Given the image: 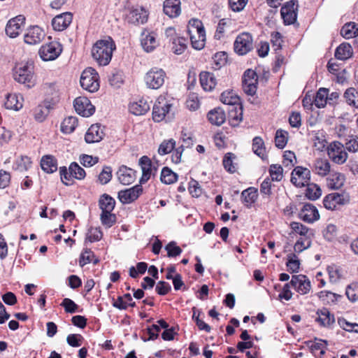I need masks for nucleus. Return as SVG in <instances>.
Segmentation results:
<instances>
[{
  "mask_svg": "<svg viewBox=\"0 0 358 358\" xmlns=\"http://www.w3.org/2000/svg\"><path fill=\"white\" fill-rule=\"evenodd\" d=\"M166 78V73L162 69L153 67L145 74L144 82L148 88L158 90L164 85Z\"/></svg>",
  "mask_w": 358,
  "mask_h": 358,
  "instance_id": "20e7f679",
  "label": "nucleus"
},
{
  "mask_svg": "<svg viewBox=\"0 0 358 358\" xmlns=\"http://www.w3.org/2000/svg\"><path fill=\"white\" fill-rule=\"evenodd\" d=\"M317 317L315 321L324 327L330 326L334 322V317L327 308H323L317 312Z\"/></svg>",
  "mask_w": 358,
  "mask_h": 358,
  "instance_id": "4c0bfd02",
  "label": "nucleus"
},
{
  "mask_svg": "<svg viewBox=\"0 0 358 358\" xmlns=\"http://www.w3.org/2000/svg\"><path fill=\"white\" fill-rule=\"evenodd\" d=\"M287 271L290 273H297L299 270L300 261L294 253H289L287 255Z\"/></svg>",
  "mask_w": 358,
  "mask_h": 358,
  "instance_id": "a18cd8bd",
  "label": "nucleus"
},
{
  "mask_svg": "<svg viewBox=\"0 0 358 358\" xmlns=\"http://www.w3.org/2000/svg\"><path fill=\"white\" fill-rule=\"evenodd\" d=\"M229 109V122L232 127H236L243 120V106L242 103L231 106Z\"/></svg>",
  "mask_w": 358,
  "mask_h": 358,
  "instance_id": "b1692460",
  "label": "nucleus"
},
{
  "mask_svg": "<svg viewBox=\"0 0 358 358\" xmlns=\"http://www.w3.org/2000/svg\"><path fill=\"white\" fill-rule=\"evenodd\" d=\"M338 324L345 331L358 334V324L348 322L345 319H339Z\"/></svg>",
  "mask_w": 358,
  "mask_h": 358,
  "instance_id": "052dcab7",
  "label": "nucleus"
},
{
  "mask_svg": "<svg viewBox=\"0 0 358 358\" xmlns=\"http://www.w3.org/2000/svg\"><path fill=\"white\" fill-rule=\"evenodd\" d=\"M143 192L141 185H135L131 188L118 192V199L124 204H128L136 200Z\"/></svg>",
  "mask_w": 358,
  "mask_h": 358,
  "instance_id": "ddd939ff",
  "label": "nucleus"
},
{
  "mask_svg": "<svg viewBox=\"0 0 358 358\" xmlns=\"http://www.w3.org/2000/svg\"><path fill=\"white\" fill-rule=\"evenodd\" d=\"M116 45L110 37L97 41L92 48V56L100 66H106L111 61Z\"/></svg>",
  "mask_w": 358,
  "mask_h": 358,
  "instance_id": "f257e3e1",
  "label": "nucleus"
},
{
  "mask_svg": "<svg viewBox=\"0 0 358 358\" xmlns=\"http://www.w3.org/2000/svg\"><path fill=\"white\" fill-rule=\"evenodd\" d=\"M104 136L103 129L100 124H92L87 131L85 140L87 143L99 142Z\"/></svg>",
  "mask_w": 358,
  "mask_h": 358,
  "instance_id": "412c9836",
  "label": "nucleus"
},
{
  "mask_svg": "<svg viewBox=\"0 0 358 358\" xmlns=\"http://www.w3.org/2000/svg\"><path fill=\"white\" fill-rule=\"evenodd\" d=\"M69 169V176L73 178L81 180L85 177V170L76 162L71 163Z\"/></svg>",
  "mask_w": 358,
  "mask_h": 358,
  "instance_id": "864d4df0",
  "label": "nucleus"
},
{
  "mask_svg": "<svg viewBox=\"0 0 358 358\" xmlns=\"http://www.w3.org/2000/svg\"><path fill=\"white\" fill-rule=\"evenodd\" d=\"M291 285L300 294H307L311 287L310 282L304 275H294L290 281Z\"/></svg>",
  "mask_w": 358,
  "mask_h": 358,
  "instance_id": "2eb2a0df",
  "label": "nucleus"
},
{
  "mask_svg": "<svg viewBox=\"0 0 358 358\" xmlns=\"http://www.w3.org/2000/svg\"><path fill=\"white\" fill-rule=\"evenodd\" d=\"M80 83L84 90L94 92L99 87V74L95 69L91 67L87 68L81 74Z\"/></svg>",
  "mask_w": 358,
  "mask_h": 358,
  "instance_id": "39448f33",
  "label": "nucleus"
},
{
  "mask_svg": "<svg viewBox=\"0 0 358 358\" xmlns=\"http://www.w3.org/2000/svg\"><path fill=\"white\" fill-rule=\"evenodd\" d=\"M25 17L18 15L10 19L6 27V33L10 38L17 37L22 31L24 27Z\"/></svg>",
  "mask_w": 358,
  "mask_h": 358,
  "instance_id": "4468645a",
  "label": "nucleus"
},
{
  "mask_svg": "<svg viewBox=\"0 0 358 358\" xmlns=\"http://www.w3.org/2000/svg\"><path fill=\"white\" fill-rule=\"evenodd\" d=\"M310 169L315 174L324 177L331 172V164L327 159L317 158L313 162Z\"/></svg>",
  "mask_w": 358,
  "mask_h": 358,
  "instance_id": "aec40b11",
  "label": "nucleus"
},
{
  "mask_svg": "<svg viewBox=\"0 0 358 358\" xmlns=\"http://www.w3.org/2000/svg\"><path fill=\"white\" fill-rule=\"evenodd\" d=\"M258 85V76L257 73L251 69H248V102L255 106H258L260 101L256 94Z\"/></svg>",
  "mask_w": 358,
  "mask_h": 358,
  "instance_id": "6e6552de",
  "label": "nucleus"
},
{
  "mask_svg": "<svg viewBox=\"0 0 358 358\" xmlns=\"http://www.w3.org/2000/svg\"><path fill=\"white\" fill-rule=\"evenodd\" d=\"M252 150L255 154L261 157L262 159L266 158L264 143L262 138H254L252 142Z\"/></svg>",
  "mask_w": 358,
  "mask_h": 358,
  "instance_id": "c03bdc74",
  "label": "nucleus"
},
{
  "mask_svg": "<svg viewBox=\"0 0 358 358\" xmlns=\"http://www.w3.org/2000/svg\"><path fill=\"white\" fill-rule=\"evenodd\" d=\"M341 34L345 38H352L358 36V24L355 22L346 23L341 30Z\"/></svg>",
  "mask_w": 358,
  "mask_h": 358,
  "instance_id": "79ce46f5",
  "label": "nucleus"
},
{
  "mask_svg": "<svg viewBox=\"0 0 358 358\" xmlns=\"http://www.w3.org/2000/svg\"><path fill=\"white\" fill-rule=\"evenodd\" d=\"M43 89L47 96V99H50V101L55 103L58 101L59 90L55 83H45L43 86Z\"/></svg>",
  "mask_w": 358,
  "mask_h": 358,
  "instance_id": "58836bf2",
  "label": "nucleus"
},
{
  "mask_svg": "<svg viewBox=\"0 0 358 358\" xmlns=\"http://www.w3.org/2000/svg\"><path fill=\"white\" fill-rule=\"evenodd\" d=\"M78 125V119L76 117L69 116L62 121L61 130L64 134L72 133Z\"/></svg>",
  "mask_w": 358,
  "mask_h": 358,
  "instance_id": "37998d69",
  "label": "nucleus"
},
{
  "mask_svg": "<svg viewBox=\"0 0 358 358\" xmlns=\"http://www.w3.org/2000/svg\"><path fill=\"white\" fill-rule=\"evenodd\" d=\"M352 55V49L351 45L348 43H341L336 49L334 56L340 60H345L350 58Z\"/></svg>",
  "mask_w": 358,
  "mask_h": 358,
  "instance_id": "e433bc0d",
  "label": "nucleus"
},
{
  "mask_svg": "<svg viewBox=\"0 0 358 358\" xmlns=\"http://www.w3.org/2000/svg\"><path fill=\"white\" fill-rule=\"evenodd\" d=\"M74 108L76 111L83 117H89L95 111V107L85 96H80L74 100Z\"/></svg>",
  "mask_w": 358,
  "mask_h": 358,
  "instance_id": "f8f14e48",
  "label": "nucleus"
},
{
  "mask_svg": "<svg viewBox=\"0 0 358 358\" xmlns=\"http://www.w3.org/2000/svg\"><path fill=\"white\" fill-rule=\"evenodd\" d=\"M102 238V232L98 228L91 227L87 234L86 239L90 242H95L99 241Z\"/></svg>",
  "mask_w": 358,
  "mask_h": 358,
  "instance_id": "338daca9",
  "label": "nucleus"
},
{
  "mask_svg": "<svg viewBox=\"0 0 358 358\" xmlns=\"http://www.w3.org/2000/svg\"><path fill=\"white\" fill-rule=\"evenodd\" d=\"M45 37L43 30L38 26H33L29 28L24 36V42L29 45L39 43Z\"/></svg>",
  "mask_w": 358,
  "mask_h": 358,
  "instance_id": "a211bd4d",
  "label": "nucleus"
},
{
  "mask_svg": "<svg viewBox=\"0 0 358 358\" xmlns=\"http://www.w3.org/2000/svg\"><path fill=\"white\" fill-rule=\"evenodd\" d=\"M165 250L167 251V256L169 257H175L179 256L182 253V249L176 245L175 241H171L168 243Z\"/></svg>",
  "mask_w": 358,
  "mask_h": 358,
  "instance_id": "bf43d9fd",
  "label": "nucleus"
},
{
  "mask_svg": "<svg viewBox=\"0 0 358 358\" xmlns=\"http://www.w3.org/2000/svg\"><path fill=\"white\" fill-rule=\"evenodd\" d=\"M271 180L272 181H280L283 178V169L280 165L271 164L268 169Z\"/></svg>",
  "mask_w": 358,
  "mask_h": 358,
  "instance_id": "09e8293b",
  "label": "nucleus"
},
{
  "mask_svg": "<svg viewBox=\"0 0 358 358\" xmlns=\"http://www.w3.org/2000/svg\"><path fill=\"white\" fill-rule=\"evenodd\" d=\"M14 79L27 87L34 85L35 80L34 76V66L32 63L27 62L16 66L13 73Z\"/></svg>",
  "mask_w": 358,
  "mask_h": 358,
  "instance_id": "7ed1b4c3",
  "label": "nucleus"
},
{
  "mask_svg": "<svg viewBox=\"0 0 358 358\" xmlns=\"http://www.w3.org/2000/svg\"><path fill=\"white\" fill-rule=\"evenodd\" d=\"M41 166L42 169L46 173H53L57 169V162L55 158L50 155H46L42 157Z\"/></svg>",
  "mask_w": 358,
  "mask_h": 358,
  "instance_id": "a19ab883",
  "label": "nucleus"
},
{
  "mask_svg": "<svg viewBox=\"0 0 358 358\" xmlns=\"http://www.w3.org/2000/svg\"><path fill=\"white\" fill-rule=\"evenodd\" d=\"M327 154L329 157L338 164H344L348 159V153L345 151L343 145L338 141L330 143Z\"/></svg>",
  "mask_w": 358,
  "mask_h": 358,
  "instance_id": "1a4fd4ad",
  "label": "nucleus"
},
{
  "mask_svg": "<svg viewBox=\"0 0 358 358\" xmlns=\"http://www.w3.org/2000/svg\"><path fill=\"white\" fill-rule=\"evenodd\" d=\"M295 2L291 0L286 4L282 6L280 13L285 24H292L296 20L297 15L296 13V8L295 7Z\"/></svg>",
  "mask_w": 358,
  "mask_h": 358,
  "instance_id": "f3484780",
  "label": "nucleus"
},
{
  "mask_svg": "<svg viewBox=\"0 0 358 358\" xmlns=\"http://www.w3.org/2000/svg\"><path fill=\"white\" fill-rule=\"evenodd\" d=\"M172 104L164 97H159L153 106L152 119L155 122H161L166 118H170V111Z\"/></svg>",
  "mask_w": 358,
  "mask_h": 358,
  "instance_id": "423d86ee",
  "label": "nucleus"
},
{
  "mask_svg": "<svg viewBox=\"0 0 358 358\" xmlns=\"http://www.w3.org/2000/svg\"><path fill=\"white\" fill-rule=\"evenodd\" d=\"M234 50L241 56L246 54V32H242L237 36L234 43Z\"/></svg>",
  "mask_w": 358,
  "mask_h": 358,
  "instance_id": "c9c22d12",
  "label": "nucleus"
},
{
  "mask_svg": "<svg viewBox=\"0 0 358 358\" xmlns=\"http://www.w3.org/2000/svg\"><path fill=\"white\" fill-rule=\"evenodd\" d=\"M291 175V182L297 187L308 185L310 180V171L302 166L295 167Z\"/></svg>",
  "mask_w": 358,
  "mask_h": 358,
  "instance_id": "9b49d317",
  "label": "nucleus"
},
{
  "mask_svg": "<svg viewBox=\"0 0 358 358\" xmlns=\"http://www.w3.org/2000/svg\"><path fill=\"white\" fill-rule=\"evenodd\" d=\"M112 178V169L110 166H105L98 177V180L102 185L107 184Z\"/></svg>",
  "mask_w": 358,
  "mask_h": 358,
  "instance_id": "e2e57ef3",
  "label": "nucleus"
},
{
  "mask_svg": "<svg viewBox=\"0 0 358 358\" xmlns=\"http://www.w3.org/2000/svg\"><path fill=\"white\" fill-rule=\"evenodd\" d=\"M164 12L170 17H178L180 14V1L166 0L164 2Z\"/></svg>",
  "mask_w": 358,
  "mask_h": 358,
  "instance_id": "c85d7f7f",
  "label": "nucleus"
},
{
  "mask_svg": "<svg viewBox=\"0 0 358 358\" xmlns=\"http://www.w3.org/2000/svg\"><path fill=\"white\" fill-rule=\"evenodd\" d=\"M187 41L183 37H177L173 38L172 42V50L176 55L182 54L187 47Z\"/></svg>",
  "mask_w": 358,
  "mask_h": 358,
  "instance_id": "de8ad7c7",
  "label": "nucleus"
},
{
  "mask_svg": "<svg viewBox=\"0 0 358 358\" xmlns=\"http://www.w3.org/2000/svg\"><path fill=\"white\" fill-rule=\"evenodd\" d=\"M208 121L213 125L220 126L226 120V115L223 109L220 107L210 110L207 115Z\"/></svg>",
  "mask_w": 358,
  "mask_h": 358,
  "instance_id": "cd10ccee",
  "label": "nucleus"
},
{
  "mask_svg": "<svg viewBox=\"0 0 358 358\" xmlns=\"http://www.w3.org/2000/svg\"><path fill=\"white\" fill-rule=\"evenodd\" d=\"M150 104L144 99L130 103L129 111L135 115H143L150 110Z\"/></svg>",
  "mask_w": 358,
  "mask_h": 358,
  "instance_id": "7c9ffc66",
  "label": "nucleus"
},
{
  "mask_svg": "<svg viewBox=\"0 0 358 358\" xmlns=\"http://www.w3.org/2000/svg\"><path fill=\"white\" fill-rule=\"evenodd\" d=\"M343 196L338 193L327 195L323 200L324 206L328 210H335L338 205L343 204Z\"/></svg>",
  "mask_w": 358,
  "mask_h": 358,
  "instance_id": "a878e982",
  "label": "nucleus"
},
{
  "mask_svg": "<svg viewBox=\"0 0 358 358\" xmlns=\"http://www.w3.org/2000/svg\"><path fill=\"white\" fill-rule=\"evenodd\" d=\"M343 99L348 106L354 109H358V92L355 87L348 88L343 94Z\"/></svg>",
  "mask_w": 358,
  "mask_h": 358,
  "instance_id": "f704fd0d",
  "label": "nucleus"
},
{
  "mask_svg": "<svg viewBox=\"0 0 358 358\" xmlns=\"http://www.w3.org/2000/svg\"><path fill=\"white\" fill-rule=\"evenodd\" d=\"M345 149L350 152H355L358 150V137L350 136L346 140Z\"/></svg>",
  "mask_w": 358,
  "mask_h": 358,
  "instance_id": "774afa93",
  "label": "nucleus"
},
{
  "mask_svg": "<svg viewBox=\"0 0 358 358\" xmlns=\"http://www.w3.org/2000/svg\"><path fill=\"white\" fill-rule=\"evenodd\" d=\"M200 83L205 91H211L216 85L215 76L209 72H201L200 73Z\"/></svg>",
  "mask_w": 358,
  "mask_h": 358,
  "instance_id": "2f4dec72",
  "label": "nucleus"
},
{
  "mask_svg": "<svg viewBox=\"0 0 358 358\" xmlns=\"http://www.w3.org/2000/svg\"><path fill=\"white\" fill-rule=\"evenodd\" d=\"M48 114V109L43 106H38L33 111L34 119L39 122H43Z\"/></svg>",
  "mask_w": 358,
  "mask_h": 358,
  "instance_id": "4d7b16f0",
  "label": "nucleus"
},
{
  "mask_svg": "<svg viewBox=\"0 0 358 358\" xmlns=\"http://www.w3.org/2000/svg\"><path fill=\"white\" fill-rule=\"evenodd\" d=\"M321 194L320 187L315 184L308 185L306 190V196L310 200H316L320 197Z\"/></svg>",
  "mask_w": 358,
  "mask_h": 358,
  "instance_id": "5fc2aeb1",
  "label": "nucleus"
},
{
  "mask_svg": "<svg viewBox=\"0 0 358 358\" xmlns=\"http://www.w3.org/2000/svg\"><path fill=\"white\" fill-rule=\"evenodd\" d=\"M345 294L348 299L355 302L358 300V284L352 283L346 287Z\"/></svg>",
  "mask_w": 358,
  "mask_h": 358,
  "instance_id": "13d9d810",
  "label": "nucleus"
},
{
  "mask_svg": "<svg viewBox=\"0 0 358 358\" xmlns=\"http://www.w3.org/2000/svg\"><path fill=\"white\" fill-rule=\"evenodd\" d=\"M73 15L66 12L56 15L52 20V26L55 31H61L66 29L71 23Z\"/></svg>",
  "mask_w": 358,
  "mask_h": 358,
  "instance_id": "6ab92c4d",
  "label": "nucleus"
},
{
  "mask_svg": "<svg viewBox=\"0 0 358 358\" xmlns=\"http://www.w3.org/2000/svg\"><path fill=\"white\" fill-rule=\"evenodd\" d=\"M177 175L168 167L163 168L161 173V181L165 184H172L177 180Z\"/></svg>",
  "mask_w": 358,
  "mask_h": 358,
  "instance_id": "8fccbe9b",
  "label": "nucleus"
},
{
  "mask_svg": "<svg viewBox=\"0 0 358 358\" xmlns=\"http://www.w3.org/2000/svg\"><path fill=\"white\" fill-rule=\"evenodd\" d=\"M220 101L231 106L242 103L238 94L233 90H226L221 94Z\"/></svg>",
  "mask_w": 358,
  "mask_h": 358,
  "instance_id": "72a5a7b5",
  "label": "nucleus"
},
{
  "mask_svg": "<svg viewBox=\"0 0 358 358\" xmlns=\"http://www.w3.org/2000/svg\"><path fill=\"white\" fill-rule=\"evenodd\" d=\"M328 90L326 88H320L316 93L313 103L317 108H323L327 104L328 96Z\"/></svg>",
  "mask_w": 358,
  "mask_h": 358,
  "instance_id": "49530a36",
  "label": "nucleus"
},
{
  "mask_svg": "<svg viewBox=\"0 0 358 358\" xmlns=\"http://www.w3.org/2000/svg\"><path fill=\"white\" fill-rule=\"evenodd\" d=\"M188 34L192 47L196 50H201L205 45L206 33L201 21L192 20L188 26Z\"/></svg>",
  "mask_w": 358,
  "mask_h": 358,
  "instance_id": "f03ea898",
  "label": "nucleus"
},
{
  "mask_svg": "<svg viewBox=\"0 0 358 358\" xmlns=\"http://www.w3.org/2000/svg\"><path fill=\"white\" fill-rule=\"evenodd\" d=\"M139 165L142 170V177L140 180L141 183L146 182L152 174V163L149 157L143 156L139 159Z\"/></svg>",
  "mask_w": 358,
  "mask_h": 358,
  "instance_id": "c756f323",
  "label": "nucleus"
},
{
  "mask_svg": "<svg viewBox=\"0 0 358 358\" xmlns=\"http://www.w3.org/2000/svg\"><path fill=\"white\" fill-rule=\"evenodd\" d=\"M61 306L64 307L65 311L69 313H76L78 308V306L71 299L65 298Z\"/></svg>",
  "mask_w": 358,
  "mask_h": 358,
  "instance_id": "69168bd1",
  "label": "nucleus"
},
{
  "mask_svg": "<svg viewBox=\"0 0 358 358\" xmlns=\"http://www.w3.org/2000/svg\"><path fill=\"white\" fill-rule=\"evenodd\" d=\"M141 43L143 48L148 52L152 51L158 45L156 35L153 32L144 31L141 34Z\"/></svg>",
  "mask_w": 358,
  "mask_h": 358,
  "instance_id": "5701e85b",
  "label": "nucleus"
},
{
  "mask_svg": "<svg viewBox=\"0 0 358 358\" xmlns=\"http://www.w3.org/2000/svg\"><path fill=\"white\" fill-rule=\"evenodd\" d=\"M31 165V159L27 156H22L16 161V169L20 171L28 170Z\"/></svg>",
  "mask_w": 358,
  "mask_h": 358,
  "instance_id": "680f3d73",
  "label": "nucleus"
},
{
  "mask_svg": "<svg viewBox=\"0 0 358 358\" xmlns=\"http://www.w3.org/2000/svg\"><path fill=\"white\" fill-rule=\"evenodd\" d=\"M176 146V141L173 138H170L169 140H164L159 145L158 149V153L160 155H164L170 153Z\"/></svg>",
  "mask_w": 358,
  "mask_h": 358,
  "instance_id": "603ef678",
  "label": "nucleus"
},
{
  "mask_svg": "<svg viewBox=\"0 0 358 358\" xmlns=\"http://www.w3.org/2000/svg\"><path fill=\"white\" fill-rule=\"evenodd\" d=\"M99 206L101 209V212H112L115 206V201L110 196L104 194L99 201Z\"/></svg>",
  "mask_w": 358,
  "mask_h": 358,
  "instance_id": "ea45409f",
  "label": "nucleus"
},
{
  "mask_svg": "<svg viewBox=\"0 0 358 358\" xmlns=\"http://www.w3.org/2000/svg\"><path fill=\"white\" fill-rule=\"evenodd\" d=\"M314 338L313 341H309L308 348L315 357H320L325 353L327 342L317 337Z\"/></svg>",
  "mask_w": 358,
  "mask_h": 358,
  "instance_id": "393cba45",
  "label": "nucleus"
},
{
  "mask_svg": "<svg viewBox=\"0 0 358 358\" xmlns=\"http://www.w3.org/2000/svg\"><path fill=\"white\" fill-rule=\"evenodd\" d=\"M62 51V45L58 41H54L42 45L38 53L43 61H52L57 59Z\"/></svg>",
  "mask_w": 358,
  "mask_h": 358,
  "instance_id": "0eeeda50",
  "label": "nucleus"
},
{
  "mask_svg": "<svg viewBox=\"0 0 358 358\" xmlns=\"http://www.w3.org/2000/svg\"><path fill=\"white\" fill-rule=\"evenodd\" d=\"M135 171L132 169L126 166H122L119 168L117 172V176L120 183L124 185H128L135 180Z\"/></svg>",
  "mask_w": 358,
  "mask_h": 358,
  "instance_id": "4be33fe9",
  "label": "nucleus"
},
{
  "mask_svg": "<svg viewBox=\"0 0 358 358\" xmlns=\"http://www.w3.org/2000/svg\"><path fill=\"white\" fill-rule=\"evenodd\" d=\"M22 101L21 95L10 94L6 96L4 105L7 109L18 110L22 108Z\"/></svg>",
  "mask_w": 358,
  "mask_h": 358,
  "instance_id": "473e14b6",
  "label": "nucleus"
},
{
  "mask_svg": "<svg viewBox=\"0 0 358 358\" xmlns=\"http://www.w3.org/2000/svg\"><path fill=\"white\" fill-rule=\"evenodd\" d=\"M299 218L307 223H313L320 218L317 208L311 203H305L299 213Z\"/></svg>",
  "mask_w": 358,
  "mask_h": 358,
  "instance_id": "dca6fc26",
  "label": "nucleus"
},
{
  "mask_svg": "<svg viewBox=\"0 0 358 358\" xmlns=\"http://www.w3.org/2000/svg\"><path fill=\"white\" fill-rule=\"evenodd\" d=\"M100 219L101 224L106 228L111 227L116 222V216L112 212H101Z\"/></svg>",
  "mask_w": 358,
  "mask_h": 358,
  "instance_id": "6e6d98bb",
  "label": "nucleus"
},
{
  "mask_svg": "<svg viewBox=\"0 0 358 358\" xmlns=\"http://www.w3.org/2000/svg\"><path fill=\"white\" fill-rule=\"evenodd\" d=\"M328 176L327 185L329 189H338L343 185L345 182L344 175L332 171Z\"/></svg>",
  "mask_w": 358,
  "mask_h": 358,
  "instance_id": "bb28decb",
  "label": "nucleus"
},
{
  "mask_svg": "<svg viewBox=\"0 0 358 358\" xmlns=\"http://www.w3.org/2000/svg\"><path fill=\"white\" fill-rule=\"evenodd\" d=\"M288 133L282 129H278L276 131L275 136V146L280 149H282L285 147L288 140Z\"/></svg>",
  "mask_w": 358,
  "mask_h": 358,
  "instance_id": "3c124183",
  "label": "nucleus"
},
{
  "mask_svg": "<svg viewBox=\"0 0 358 358\" xmlns=\"http://www.w3.org/2000/svg\"><path fill=\"white\" fill-rule=\"evenodd\" d=\"M213 62L217 69L224 66L227 61V54L225 52H219L214 55Z\"/></svg>",
  "mask_w": 358,
  "mask_h": 358,
  "instance_id": "0e129e2a",
  "label": "nucleus"
},
{
  "mask_svg": "<svg viewBox=\"0 0 358 358\" xmlns=\"http://www.w3.org/2000/svg\"><path fill=\"white\" fill-rule=\"evenodd\" d=\"M148 18V11L143 7H132L125 15V20L133 24H144Z\"/></svg>",
  "mask_w": 358,
  "mask_h": 358,
  "instance_id": "9d476101",
  "label": "nucleus"
}]
</instances>
